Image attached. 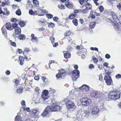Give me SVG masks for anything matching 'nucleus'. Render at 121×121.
Returning <instances> with one entry per match:
<instances>
[{"instance_id":"nucleus-40","label":"nucleus","mask_w":121,"mask_h":121,"mask_svg":"<svg viewBox=\"0 0 121 121\" xmlns=\"http://www.w3.org/2000/svg\"><path fill=\"white\" fill-rule=\"evenodd\" d=\"M23 109L24 111H26L27 112H29L30 111V108H25L23 107Z\"/></svg>"},{"instance_id":"nucleus-30","label":"nucleus","mask_w":121,"mask_h":121,"mask_svg":"<svg viewBox=\"0 0 121 121\" xmlns=\"http://www.w3.org/2000/svg\"><path fill=\"white\" fill-rule=\"evenodd\" d=\"M23 88L22 87H21L17 90V92L18 93H21L22 92V90Z\"/></svg>"},{"instance_id":"nucleus-7","label":"nucleus","mask_w":121,"mask_h":121,"mask_svg":"<svg viewBox=\"0 0 121 121\" xmlns=\"http://www.w3.org/2000/svg\"><path fill=\"white\" fill-rule=\"evenodd\" d=\"M48 93L49 92L47 90H45L43 91L41 96L43 100H45L48 98Z\"/></svg>"},{"instance_id":"nucleus-12","label":"nucleus","mask_w":121,"mask_h":121,"mask_svg":"<svg viewBox=\"0 0 121 121\" xmlns=\"http://www.w3.org/2000/svg\"><path fill=\"white\" fill-rule=\"evenodd\" d=\"M95 14L98 16H99L100 15L98 13L95 12H93L92 11H91L89 16H90V17H91V18L94 19L95 17Z\"/></svg>"},{"instance_id":"nucleus-8","label":"nucleus","mask_w":121,"mask_h":121,"mask_svg":"<svg viewBox=\"0 0 121 121\" xmlns=\"http://www.w3.org/2000/svg\"><path fill=\"white\" fill-rule=\"evenodd\" d=\"M91 111V114L93 115H97L99 112V108L96 106L92 107Z\"/></svg>"},{"instance_id":"nucleus-51","label":"nucleus","mask_w":121,"mask_h":121,"mask_svg":"<svg viewBox=\"0 0 121 121\" xmlns=\"http://www.w3.org/2000/svg\"><path fill=\"white\" fill-rule=\"evenodd\" d=\"M108 63L106 62H105L103 64V65L105 66L106 67H108V68H109V67L108 66Z\"/></svg>"},{"instance_id":"nucleus-53","label":"nucleus","mask_w":121,"mask_h":121,"mask_svg":"<svg viewBox=\"0 0 121 121\" xmlns=\"http://www.w3.org/2000/svg\"><path fill=\"white\" fill-rule=\"evenodd\" d=\"M94 66L92 64H91L89 65V68L91 69H92V68H94Z\"/></svg>"},{"instance_id":"nucleus-34","label":"nucleus","mask_w":121,"mask_h":121,"mask_svg":"<svg viewBox=\"0 0 121 121\" xmlns=\"http://www.w3.org/2000/svg\"><path fill=\"white\" fill-rule=\"evenodd\" d=\"M88 10V9H86V8L85 9H80V10L83 13H87V10Z\"/></svg>"},{"instance_id":"nucleus-15","label":"nucleus","mask_w":121,"mask_h":121,"mask_svg":"<svg viewBox=\"0 0 121 121\" xmlns=\"http://www.w3.org/2000/svg\"><path fill=\"white\" fill-rule=\"evenodd\" d=\"M45 109L48 113L52 112V106H47Z\"/></svg>"},{"instance_id":"nucleus-26","label":"nucleus","mask_w":121,"mask_h":121,"mask_svg":"<svg viewBox=\"0 0 121 121\" xmlns=\"http://www.w3.org/2000/svg\"><path fill=\"white\" fill-rule=\"evenodd\" d=\"M89 26L91 28H93L95 26V22H91Z\"/></svg>"},{"instance_id":"nucleus-48","label":"nucleus","mask_w":121,"mask_h":121,"mask_svg":"<svg viewBox=\"0 0 121 121\" xmlns=\"http://www.w3.org/2000/svg\"><path fill=\"white\" fill-rule=\"evenodd\" d=\"M33 118V117H32V116H30V118H27L26 120V121H33V120L32 119H31V118Z\"/></svg>"},{"instance_id":"nucleus-36","label":"nucleus","mask_w":121,"mask_h":121,"mask_svg":"<svg viewBox=\"0 0 121 121\" xmlns=\"http://www.w3.org/2000/svg\"><path fill=\"white\" fill-rule=\"evenodd\" d=\"M92 60L94 63L96 64L97 63L98 61V59L96 58L93 57Z\"/></svg>"},{"instance_id":"nucleus-59","label":"nucleus","mask_w":121,"mask_h":121,"mask_svg":"<svg viewBox=\"0 0 121 121\" xmlns=\"http://www.w3.org/2000/svg\"><path fill=\"white\" fill-rule=\"evenodd\" d=\"M34 79L36 80H38L39 79V78L38 76L37 75L35 76Z\"/></svg>"},{"instance_id":"nucleus-54","label":"nucleus","mask_w":121,"mask_h":121,"mask_svg":"<svg viewBox=\"0 0 121 121\" xmlns=\"http://www.w3.org/2000/svg\"><path fill=\"white\" fill-rule=\"evenodd\" d=\"M99 80L101 81H103V77L101 74H100L99 75Z\"/></svg>"},{"instance_id":"nucleus-61","label":"nucleus","mask_w":121,"mask_h":121,"mask_svg":"<svg viewBox=\"0 0 121 121\" xmlns=\"http://www.w3.org/2000/svg\"><path fill=\"white\" fill-rule=\"evenodd\" d=\"M11 45L13 46L14 47H15L16 46V43L13 42H12L11 43Z\"/></svg>"},{"instance_id":"nucleus-39","label":"nucleus","mask_w":121,"mask_h":121,"mask_svg":"<svg viewBox=\"0 0 121 121\" xmlns=\"http://www.w3.org/2000/svg\"><path fill=\"white\" fill-rule=\"evenodd\" d=\"M31 55H28L27 56H25V58L26 59H29L30 60H31Z\"/></svg>"},{"instance_id":"nucleus-9","label":"nucleus","mask_w":121,"mask_h":121,"mask_svg":"<svg viewBox=\"0 0 121 121\" xmlns=\"http://www.w3.org/2000/svg\"><path fill=\"white\" fill-rule=\"evenodd\" d=\"M32 115V117L35 118H38L39 112L37 110L35 109H33L31 111Z\"/></svg>"},{"instance_id":"nucleus-31","label":"nucleus","mask_w":121,"mask_h":121,"mask_svg":"<svg viewBox=\"0 0 121 121\" xmlns=\"http://www.w3.org/2000/svg\"><path fill=\"white\" fill-rule=\"evenodd\" d=\"M97 93L96 92H92L91 93L92 96L95 97H98Z\"/></svg>"},{"instance_id":"nucleus-64","label":"nucleus","mask_w":121,"mask_h":121,"mask_svg":"<svg viewBox=\"0 0 121 121\" xmlns=\"http://www.w3.org/2000/svg\"><path fill=\"white\" fill-rule=\"evenodd\" d=\"M19 83V81L18 80H16L15 81V83L16 86H17Z\"/></svg>"},{"instance_id":"nucleus-57","label":"nucleus","mask_w":121,"mask_h":121,"mask_svg":"<svg viewBox=\"0 0 121 121\" xmlns=\"http://www.w3.org/2000/svg\"><path fill=\"white\" fill-rule=\"evenodd\" d=\"M30 51V50L29 48H26L24 50V52H29Z\"/></svg>"},{"instance_id":"nucleus-41","label":"nucleus","mask_w":121,"mask_h":121,"mask_svg":"<svg viewBox=\"0 0 121 121\" xmlns=\"http://www.w3.org/2000/svg\"><path fill=\"white\" fill-rule=\"evenodd\" d=\"M19 24L20 26L22 27H23L25 26V24L23 22L21 21L19 22Z\"/></svg>"},{"instance_id":"nucleus-62","label":"nucleus","mask_w":121,"mask_h":121,"mask_svg":"<svg viewBox=\"0 0 121 121\" xmlns=\"http://www.w3.org/2000/svg\"><path fill=\"white\" fill-rule=\"evenodd\" d=\"M21 104L22 106H24L25 105V102L24 100H22L21 102Z\"/></svg>"},{"instance_id":"nucleus-3","label":"nucleus","mask_w":121,"mask_h":121,"mask_svg":"<svg viewBox=\"0 0 121 121\" xmlns=\"http://www.w3.org/2000/svg\"><path fill=\"white\" fill-rule=\"evenodd\" d=\"M74 68L76 69H74L72 71V77L73 81H76L79 76V71L77 70L78 67L77 65H75L74 66Z\"/></svg>"},{"instance_id":"nucleus-18","label":"nucleus","mask_w":121,"mask_h":121,"mask_svg":"<svg viewBox=\"0 0 121 121\" xmlns=\"http://www.w3.org/2000/svg\"><path fill=\"white\" fill-rule=\"evenodd\" d=\"M64 57L67 59L69 58L71 56L69 52H66L65 53H64Z\"/></svg>"},{"instance_id":"nucleus-32","label":"nucleus","mask_w":121,"mask_h":121,"mask_svg":"<svg viewBox=\"0 0 121 121\" xmlns=\"http://www.w3.org/2000/svg\"><path fill=\"white\" fill-rule=\"evenodd\" d=\"M16 14L18 16H20L21 15V11L20 9H19L17 10L16 12Z\"/></svg>"},{"instance_id":"nucleus-19","label":"nucleus","mask_w":121,"mask_h":121,"mask_svg":"<svg viewBox=\"0 0 121 121\" xmlns=\"http://www.w3.org/2000/svg\"><path fill=\"white\" fill-rule=\"evenodd\" d=\"M85 6L86 9L89 10L91 9L92 7L91 5L89 3H87L85 4Z\"/></svg>"},{"instance_id":"nucleus-37","label":"nucleus","mask_w":121,"mask_h":121,"mask_svg":"<svg viewBox=\"0 0 121 121\" xmlns=\"http://www.w3.org/2000/svg\"><path fill=\"white\" fill-rule=\"evenodd\" d=\"M12 26L13 27V28L14 29L17 28L18 27V25L17 24L15 23H14L13 24H12Z\"/></svg>"},{"instance_id":"nucleus-50","label":"nucleus","mask_w":121,"mask_h":121,"mask_svg":"<svg viewBox=\"0 0 121 121\" xmlns=\"http://www.w3.org/2000/svg\"><path fill=\"white\" fill-rule=\"evenodd\" d=\"M117 7L119 10L121 11V4L119 3L117 5Z\"/></svg>"},{"instance_id":"nucleus-16","label":"nucleus","mask_w":121,"mask_h":121,"mask_svg":"<svg viewBox=\"0 0 121 121\" xmlns=\"http://www.w3.org/2000/svg\"><path fill=\"white\" fill-rule=\"evenodd\" d=\"M13 36L14 38L17 37L18 38V36L19 37H20V38H25V36L24 35H17L16 34L14 33L13 34Z\"/></svg>"},{"instance_id":"nucleus-24","label":"nucleus","mask_w":121,"mask_h":121,"mask_svg":"<svg viewBox=\"0 0 121 121\" xmlns=\"http://www.w3.org/2000/svg\"><path fill=\"white\" fill-rule=\"evenodd\" d=\"M15 121H22L21 116H17L15 118Z\"/></svg>"},{"instance_id":"nucleus-46","label":"nucleus","mask_w":121,"mask_h":121,"mask_svg":"<svg viewBox=\"0 0 121 121\" xmlns=\"http://www.w3.org/2000/svg\"><path fill=\"white\" fill-rule=\"evenodd\" d=\"M37 39L38 38H31L30 40L33 42H35L37 41Z\"/></svg>"},{"instance_id":"nucleus-14","label":"nucleus","mask_w":121,"mask_h":121,"mask_svg":"<svg viewBox=\"0 0 121 121\" xmlns=\"http://www.w3.org/2000/svg\"><path fill=\"white\" fill-rule=\"evenodd\" d=\"M89 87L86 85H83L81 86L80 88L82 90H85L86 91H88L89 89Z\"/></svg>"},{"instance_id":"nucleus-52","label":"nucleus","mask_w":121,"mask_h":121,"mask_svg":"<svg viewBox=\"0 0 121 121\" xmlns=\"http://www.w3.org/2000/svg\"><path fill=\"white\" fill-rule=\"evenodd\" d=\"M33 14H37L39 16H41L42 15L41 14H39V12L38 11H35L34 12H33Z\"/></svg>"},{"instance_id":"nucleus-28","label":"nucleus","mask_w":121,"mask_h":121,"mask_svg":"<svg viewBox=\"0 0 121 121\" xmlns=\"http://www.w3.org/2000/svg\"><path fill=\"white\" fill-rule=\"evenodd\" d=\"M33 3L36 7H38L39 6V2L36 0H34L33 1Z\"/></svg>"},{"instance_id":"nucleus-56","label":"nucleus","mask_w":121,"mask_h":121,"mask_svg":"<svg viewBox=\"0 0 121 121\" xmlns=\"http://www.w3.org/2000/svg\"><path fill=\"white\" fill-rule=\"evenodd\" d=\"M70 31H68L66 32L65 35L67 36H69L70 35Z\"/></svg>"},{"instance_id":"nucleus-25","label":"nucleus","mask_w":121,"mask_h":121,"mask_svg":"<svg viewBox=\"0 0 121 121\" xmlns=\"http://www.w3.org/2000/svg\"><path fill=\"white\" fill-rule=\"evenodd\" d=\"M15 33L17 35V34L21 33V29L20 28H18L15 30Z\"/></svg>"},{"instance_id":"nucleus-29","label":"nucleus","mask_w":121,"mask_h":121,"mask_svg":"<svg viewBox=\"0 0 121 121\" xmlns=\"http://www.w3.org/2000/svg\"><path fill=\"white\" fill-rule=\"evenodd\" d=\"M72 22L73 24L76 26H77L78 25V21L77 19H74L72 21Z\"/></svg>"},{"instance_id":"nucleus-38","label":"nucleus","mask_w":121,"mask_h":121,"mask_svg":"<svg viewBox=\"0 0 121 121\" xmlns=\"http://www.w3.org/2000/svg\"><path fill=\"white\" fill-rule=\"evenodd\" d=\"M48 26L49 27L53 28L54 26V24L52 22H50L49 23Z\"/></svg>"},{"instance_id":"nucleus-2","label":"nucleus","mask_w":121,"mask_h":121,"mask_svg":"<svg viewBox=\"0 0 121 121\" xmlns=\"http://www.w3.org/2000/svg\"><path fill=\"white\" fill-rule=\"evenodd\" d=\"M112 18L114 22H112V24L114 26L115 30L117 31H119L120 29L118 27V23L119 22V20L116 14L113 11L111 12Z\"/></svg>"},{"instance_id":"nucleus-21","label":"nucleus","mask_w":121,"mask_h":121,"mask_svg":"<svg viewBox=\"0 0 121 121\" xmlns=\"http://www.w3.org/2000/svg\"><path fill=\"white\" fill-rule=\"evenodd\" d=\"M6 29L8 30H10V29L12 27V26L9 23H8L5 25Z\"/></svg>"},{"instance_id":"nucleus-17","label":"nucleus","mask_w":121,"mask_h":121,"mask_svg":"<svg viewBox=\"0 0 121 121\" xmlns=\"http://www.w3.org/2000/svg\"><path fill=\"white\" fill-rule=\"evenodd\" d=\"M65 4L66 6L69 8H71L72 7V4L68 1L65 2Z\"/></svg>"},{"instance_id":"nucleus-20","label":"nucleus","mask_w":121,"mask_h":121,"mask_svg":"<svg viewBox=\"0 0 121 121\" xmlns=\"http://www.w3.org/2000/svg\"><path fill=\"white\" fill-rule=\"evenodd\" d=\"M1 30L3 35H4L5 37H6L7 36V32H6V30L4 29V26L2 27L1 29Z\"/></svg>"},{"instance_id":"nucleus-45","label":"nucleus","mask_w":121,"mask_h":121,"mask_svg":"<svg viewBox=\"0 0 121 121\" xmlns=\"http://www.w3.org/2000/svg\"><path fill=\"white\" fill-rule=\"evenodd\" d=\"M90 49L92 50H95V51L98 52V49L96 48H93L91 47V48Z\"/></svg>"},{"instance_id":"nucleus-1","label":"nucleus","mask_w":121,"mask_h":121,"mask_svg":"<svg viewBox=\"0 0 121 121\" xmlns=\"http://www.w3.org/2000/svg\"><path fill=\"white\" fill-rule=\"evenodd\" d=\"M120 92L117 90H112L109 92L108 95V98L112 100H116L120 98Z\"/></svg>"},{"instance_id":"nucleus-44","label":"nucleus","mask_w":121,"mask_h":121,"mask_svg":"<svg viewBox=\"0 0 121 121\" xmlns=\"http://www.w3.org/2000/svg\"><path fill=\"white\" fill-rule=\"evenodd\" d=\"M99 9L100 11L101 12H103L104 10V8L103 6H101L99 7Z\"/></svg>"},{"instance_id":"nucleus-60","label":"nucleus","mask_w":121,"mask_h":121,"mask_svg":"<svg viewBox=\"0 0 121 121\" xmlns=\"http://www.w3.org/2000/svg\"><path fill=\"white\" fill-rule=\"evenodd\" d=\"M10 73V71L8 70H7L5 72V73L6 75H9Z\"/></svg>"},{"instance_id":"nucleus-49","label":"nucleus","mask_w":121,"mask_h":121,"mask_svg":"<svg viewBox=\"0 0 121 121\" xmlns=\"http://www.w3.org/2000/svg\"><path fill=\"white\" fill-rule=\"evenodd\" d=\"M53 20L56 22H58L59 20V18L57 17H55L53 18Z\"/></svg>"},{"instance_id":"nucleus-4","label":"nucleus","mask_w":121,"mask_h":121,"mask_svg":"<svg viewBox=\"0 0 121 121\" xmlns=\"http://www.w3.org/2000/svg\"><path fill=\"white\" fill-rule=\"evenodd\" d=\"M80 101L82 105L85 106H87L89 105L91 102V99L87 98H82L80 99Z\"/></svg>"},{"instance_id":"nucleus-47","label":"nucleus","mask_w":121,"mask_h":121,"mask_svg":"<svg viewBox=\"0 0 121 121\" xmlns=\"http://www.w3.org/2000/svg\"><path fill=\"white\" fill-rule=\"evenodd\" d=\"M39 22V23L41 22L43 25V24H44L46 22L44 21V19L43 18H41L40 19V21Z\"/></svg>"},{"instance_id":"nucleus-55","label":"nucleus","mask_w":121,"mask_h":121,"mask_svg":"<svg viewBox=\"0 0 121 121\" xmlns=\"http://www.w3.org/2000/svg\"><path fill=\"white\" fill-rule=\"evenodd\" d=\"M105 57L107 59H109L110 58V56L108 54H106L105 55Z\"/></svg>"},{"instance_id":"nucleus-58","label":"nucleus","mask_w":121,"mask_h":121,"mask_svg":"<svg viewBox=\"0 0 121 121\" xmlns=\"http://www.w3.org/2000/svg\"><path fill=\"white\" fill-rule=\"evenodd\" d=\"M41 78L44 82H45V79H46V78L44 76H42L41 77Z\"/></svg>"},{"instance_id":"nucleus-33","label":"nucleus","mask_w":121,"mask_h":121,"mask_svg":"<svg viewBox=\"0 0 121 121\" xmlns=\"http://www.w3.org/2000/svg\"><path fill=\"white\" fill-rule=\"evenodd\" d=\"M58 8L61 9H65V7L64 5H59L58 6Z\"/></svg>"},{"instance_id":"nucleus-23","label":"nucleus","mask_w":121,"mask_h":121,"mask_svg":"<svg viewBox=\"0 0 121 121\" xmlns=\"http://www.w3.org/2000/svg\"><path fill=\"white\" fill-rule=\"evenodd\" d=\"M77 16L76 14L72 13L70 14L69 16V18L70 19H73L75 17Z\"/></svg>"},{"instance_id":"nucleus-6","label":"nucleus","mask_w":121,"mask_h":121,"mask_svg":"<svg viewBox=\"0 0 121 121\" xmlns=\"http://www.w3.org/2000/svg\"><path fill=\"white\" fill-rule=\"evenodd\" d=\"M65 71L63 69L60 70L59 71L58 73L56 75V77L58 79L62 78L65 75Z\"/></svg>"},{"instance_id":"nucleus-42","label":"nucleus","mask_w":121,"mask_h":121,"mask_svg":"<svg viewBox=\"0 0 121 121\" xmlns=\"http://www.w3.org/2000/svg\"><path fill=\"white\" fill-rule=\"evenodd\" d=\"M115 77L117 79H119L121 78V75L120 74H117L116 75Z\"/></svg>"},{"instance_id":"nucleus-5","label":"nucleus","mask_w":121,"mask_h":121,"mask_svg":"<svg viewBox=\"0 0 121 121\" xmlns=\"http://www.w3.org/2000/svg\"><path fill=\"white\" fill-rule=\"evenodd\" d=\"M104 80L107 84L108 85H109L111 84L112 82L111 77L110 76L105 75V76Z\"/></svg>"},{"instance_id":"nucleus-43","label":"nucleus","mask_w":121,"mask_h":121,"mask_svg":"<svg viewBox=\"0 0 121 121\" xmlns=\"http://www.w3.org/2000/svg\"><path fill=\"white\" fill-rule=\"evenodd\" d=\"M46 16L48 18L50 19L53 17V15L50 14H48Z\"/></svg>"},{"instance_id":"nucleus-63","label":"nucleus","mask_w":121,"mask_h":121,"mask_svg":"<svg viewBox=\"0 0 121 121\" xmlns=\"http://www.w3.org/2000/svg\"><path fill=\"white\" fill-rule=\"evenodd\" d=\"M79 22L80 23L82 24H83L84 23V21L82 19H80L79 20Z\"/></svg>"},{"instance_id":"nucleus-22","label":"nucleus","mask_w":121,"mask_h":121,"mask_svg":"<svg viewBox=\"0 0 121 121\" xmlns=\"http://www.w3.org/2000/svg\"><path fill=\"white\" fill-rule=\"evenodd\" d=\"M49 113L44 109V111L42 113L41 115L43 117H45Z\"/></svg>"},{"instance_id":"nucleus-13","label":"nucleus","mask_w":121,"mask_h":121,"mask_svg":"<svg viewBox=\"0 0 121 121\" xmlns=\"http://www.w3.org/2000/svg\"><path fill=\"white\" fill-rule=\"evenodd\" d=\"M19 57V61L20 64L22 65L24 64V62L25 57H23L22 56H20Z\"/></svg>"},{"instance_id":"nucleus-35","label":"nucleus","mask_w":121,"mask_h":121,"mask_svg":"<svg viewBox=\"0 0 121 121\" xmlns=\"http://www.w3.org/2000/svg\"><path fill=\"white\" fill-rule=\"evenodd\" d=\"M84 113L86 114V116H88L90 113V111L89 109L86 110L84 111Z\"/></svg>"},{"instance_id":"nucleus-27","label":"nucleus","mask_w":121,"mask_h":121,"mask_svg":"<svg viewBox=\"0 0 121 121\" xmlns=\"http://www.w3.org/2000/svg\"><path fill=\"white\" fill-rule=\"evenodd\" d=\"M88 0H81L79 1V2L80 4L83 5L84 4H85V3L87 2Z\"/></svg>"},{"instance_id":"nucleus-11","label":"nucleus","mask_w":121,"mask_h":121,"mask_svg":"<svg viewBox=\"0 0 121 121\" xmlns=\"http://www.w3.org/2000/svg\"><path fill=\"white\" fill-rule=\"evenodd\" d=\"M74 103L70 100L68 101L66 103V105L68 108H73L74 107Z\"/></svg>"},{"instance_id":"nucleus-10","label":"nucleus","mask_w":121,"mask_h":121,"mask_svg":"<svg viewBox=\"0 0 121 121\" xmlns=\"http://www.w3.org/2000/svg\"><path fill=\"white\" fill-rule=\"evenodd\" d=\"M52 112H56L60 111L61 109V107L59 105L53 104L51 106Z\"/></svg>"}]
</instances>
